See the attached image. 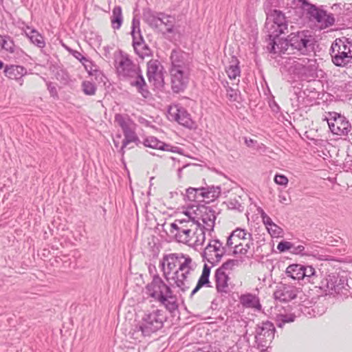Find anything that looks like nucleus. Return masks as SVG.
Wrapping results in <instances>:
<instances>
[{
	"label": "nucleus",
	"mask_w": 352,
	"mask_h": 352,
	"mask_svg": "<svg viewBox=\"0 0 352 352\" xmlns=\"http://www.w3.org/2000/svg\"><path fill=\"white\" fill-rule=\"evenodd\" d=\"M170 234L179 243L199 246L205 241V232L199 224L175 220L170 225Z\"/></svg>",
	"instance_id": "nucleus-1"
},
{
	"label": "nucleus",
	"mask_w": 352,
	"mask_h": 352,
	"mask_svg": "<svg viewBox=\"0 0 352 352\" xmlns=\"http://www.w3.org/2000/svg\"><path fill=\"white\" fill-rule=\"evenodd\" d=\"M171 60V88H183L188 82L190 70V58L189 55L180 50H173Z\"/></svg>",
	"instance_id": "nucleus-2"
},
{
	"label": "nucleus",
	"mask_w": 352,
	"mask_h": 352,
	"mask_svg": "<svg viewBox=\"0 0 352 352\" xmlns=\"http://www.w3.org/2000/svg\"><path fill=\"white\" fill-rule=\"evenodd\" d=\"M116 68L118 75L131 86L142 88L146 85L140 67L133 63L127 54L120 52L116 59Z\"/></svg>",
	"instance_id": "nucleus-3"
},
{
	"label": "nucleus",
	"mask_w": 352,
	"mask_h": 352,
	"mask_svg": "<svg viewBox=\"0 0 352 352\" xmlns=\"http://www.w3.org/2000/svg\"><path fill=\"white\" fill-rule=\"evenodd\" d=\"M251 234L245 230L237 228L228 238L226 245L236 256L246 254L252 245Z\"/></svg>",
	"instance_id": "nucleus-4"
},
{
	"label": "nucleus",
	"mask_w": 352,
	"mask_h": 352,
	"mask_svg": "<svg viewBox=\"0 0 352 352\" xmlns=\"http://www.w3.org/2000/svg\"><path fill=\"white\" fill-rule=\"evenodd\" d=\"M163 322L162 311L154 309L144 314L138 322L136 328L141 331L142 336H149L162 327Z\"/></svg>",
	"instance_id": "nucleus-5"
},
{
	"label": "nucleus",
	"mask_w": 352,
	"mask_h": 352,
	"mask_svg": "<svg viewBox=\"0 0 352 352\" xmlns=\"http://www.w3.org/2000/svg\"><path fill=\"white\" fill-rule=\"evenodd\" d=\"M265 27L270 38L278 37L285 33L288 27V21L283 12L272 10L267 14Z\"/></svg>",
	"instance_id": "nucleus-6"
},
{
	"label": "nucleus",
	"mask_w": 352,
	"mask_h": 352,
	"mask_svg": "<svg viewBox=\"0 0 352 352\" xmlns=\"http://www.w3.org/2000/svg\"><path fill=\"white\" fill-rule=\"evenodd\" d=\"M291 50H296L301 54H307L313 50L314 38L309 31H298L289 35Z\"/></svg>",
	"instance_id": "nucleus-7"
},
{
	"label": "nucleus",
	"mask_w": 352,
	"mask_h": 352,
	"mask_svg": "<svg viewBox=\"0 0 352 352\" xmlns=\"http://www.w3.org/2000/svg\"><path fill=\"white\" fill-rule=\"evenodd\" d=\"M236 263L234 261L229 260L216 271L215 285L216 289L219 293L222 294H228L229 291L228 281L230 280L228 272L232 271Z\"/></svg>",
	"instance_id": "nucleus-8"
},
{
	"label": "nucleus",
	"mask_w": 352,
	"mask_h": 352,
	"mask_svg": "<svg viewBox=\"0 0 352 352\" xmlns=\"http://www.w3.org/2000/svg\"><path fill=\"white\" fill-rule=\"evenodd\" d=\"M115 122L122 128L124 133V138L122 142V149L130 143L139 142V138L135 131V124L130 119L120 114H116L115 116Z\"/></svg>",
	"instance_id": "nucleus-9"
},
{
	"label": "nucleus",
	"mask_w": 352,
	"mask_h": 352,
	"mask_svg": "<svg viewBox=\"0 0 352 352\" xmlns=\"http://www.w3.org/2000/svg\"><path fill=\"white\" fill-rule=\"evenodd\" d=\"M294 5L309 21L316 23L318 21H320L321 15L323 14V6H317L308 0H296Z\"/></svg>",
	"instance_id": "nucleus-10"
},
{
	"label": "nucleus",
	"mask_w": 352,
	"mask_h": 352,
	"mask_svg": "<svg viewBox=\"0 0 352 352\" xmlns=\"http://www.w3.org/2000/svg\"><path fill=\"white\" fill-rule=\"evenodd\" d=\"M146 293L155 300L164 304L170 296V289L162 280L156 278L147 285Z\"/></svg>",
	"instance_id": "nucleus-11"
},
{
	"label": "nucleus",
	"mask_w": 352,
	"mask_h": 352,
	"mask_svg": "<svg viewBox=\"0 0 352 352\" xmlns=\"http://www.w3.org/2000/svg\"><path fill=\"white\" fill-rule=\"evenodd\" d=\"M170 120H175L179 124L189 129L195 126V122L192 120L190 114L184 108L177 104L170 105L168 110Z\"/></svg>",
	"instance_id": "nucleus-12"
},
{
	"label": "nucleus",
	"mask_w": 352,
	"mask_h": 352,
	"mask_svg": "<svg viewBox=\"0 0 352 352\" xmlns=\"http://www.w3.org/2000/svg\"><path fill=\"white\" fill-rule=\"evenodd\" d=\"M148 82L155 88L164 86L163 66L157 60H151L147 63Z\"/></svg>",
	"instance_id": "nucleus-13"
},
{
	"label": "nucleus",
	"mask_w": 352,
	"mask_h": 352,
	"mask_svg": "<svg viewBox=\"0 0 352 352\" xmlns=\"http://www.w3.org/2000/svg\"><path fill=\"white\" fill-rule=\"evenodd\" d=\"M330 130L333 134L346 135L351 128L349 121L340 114L333 113L327 120Z\"/></svg>",
	"instance_id": "nucleus-14"
},
{
	"label": "nucleus",
	"mask_w": 352,
	"mask_h": 352,
	"mask_svg": "<svg viewBox=\"0 0 352 352\" xmlns=\"http://www.w3.org/2000/svg\"><path fill=\"white\" fill-rule=\"evenodd\" d=\"M224 254V248L222 244L217 240L211 241L206 247L204 256L210 263H218Z\"/></svg>",
	"instance_id": "nucleus-15"
},
{
	"label": "nucleus",
	"mask_w": 352,
	"mask_h": 352,
	"mask_svg": "<svg viewBox=\"0 0 352 352\" xmlns=\"http://www.w3.org/2000/svg\"><path fill=\"white\" fill-rule=\"evenodd\" d=\"M300 292L299 288L289 285L277 287L274 293V298L280 302H288L294 299Z\"/></svg>",
	"instance_id": "nucleus-16"
},
{
	"label": "nucleus",
	"mask_w": 352,
	"mask_h": 352,
	"mask_svg": "<svg viewBox=\"0 0 352 352\" xmlns=\"http://www.w3.org/2000/svg\"><path fill=\"white\" fill-rule=\"evenodd\" d=\"M239 300L241 305L245 309H250L254 311L262 310V304L258 295L245 292L239 296Z\"/></svg>",
	"instance_id": "nucleus-17"
},
{
	"label": "nucleus",
	"mask_w": 352,
	"mask_h": 352,
	"mask_svg": "<svg viewBox=\"0 0 352 352\" xmlns=\"http://www.w3.org/2000/svg\"><path fill=\"white\" fill-rule=\"evenodd\" d=\"M269 40L270 43L267 46V49L271 54H285L291 49L289 42V36L285 39L280 38L279 36L272 38L269 37Z\"/></svg>",
	"instance_id": "nucleus-18"
},
{
	"label": "nucleus",
	"mask_w": 352,
	"mask_h": 352,
	"mask_svg": "<svg viewBox=\"0 0 352 352\" xmlns=\"http://www.w3.org/2000/svg\"><path fill=\"white\" fill-rule=\"evenodd\" d=\"M0 46L2 49L12 54V58L15 59L23 58L25 55L24 52L19 47L16 46L12 39L8 36L0 34Z\"/></svg>",
	"instance_id": "nucleus-19"
},
{
	"label": "nucleus",
	"mask_w": 352,
	"mask_h": 352,
	"mask_svg": "<svg viewBox=\"0 0 352 352\" xmlns=\"http://www.w3.org/2000/svg\"><path fill=\"white\" fill-rule=\"evenodd\" d=\"M181 258H182V254H171L164 258L163 269L166 279L176 271Z\"/></svg>",
	"instance_id": "nucleus-20"
},
{
	"label": "nucleus",
	"mask_w": 352,
	"mask_h": 352,
	"mask_svg": "<svg viewBox=\"0 0 352 352\" xmlns=\"http://www.w3.org/2000/svg\"><path fill=\"white\" fill-rule=\"evenodd\" d=\"M331 56L332 62L338 67H344L352 62V56L343 52L331 45Z\"/></svg>",
	"instance_id": "nucleus-21"
},
{
	"label": "nucleus",
	"mask_w": 352,
	"mask_h": 352,
	"mask_svg": "<svg viewBox=\"0 0 352 352\" xmlns=\"http://www.w3.org/2000/svg\"><path fill=\"white\" fill-rule=\"evenodd\" d=\"M194 191L199 192L204 199H207V202L214 201L217 199L221 194V189L219 187H210L208 188H189L187 190L188 193H192Z\"/></svg>",
	"instance_id": "nucleus-22"
},
{
	"label": "nucleus",
	"mask_w": 352,
	"mask_h": 352,
	"mask_svg": "<svg viewBox=\"0 0 352 352\" xmlns=\"http://www.w3.org/2000/svg\"><path fill=\"white\" fill-rule=\"evenodd\" d=\"M274 327L272 322H264L259 326L257 329L256 338L260 340H263L266 344L268 342H271L274 338Z\"/></svg>",
	"instance_id": "nucleus-23"
},
{
	"label": "nucleus",
	"mask_w": 352,
	"mask_h": 352,
	"mask_svg": "<svg viewBox=\"0 0 352 352\" xmlns=\"http://www.w3.org/2000/svg\"><path fill=\"white\" fill-rule=\"evenodd\" d=\"M263 222L272 237L279 238L283 236V229L273 222L272 219L265 213L261 214Z\"/></svg>",
	"instance_id": "nucleus-24"
},
{
	"label": "nucleus",
	"mask_w": 352,
	"mask_h": 352,
	"mask_svg": "<svg viewBox=\"0 0 352 352\" xmlns=\"http://www.w3.org/2000/svg\"><path fill=\"white\" fill-rule=\"evenodd\" d=\"M4 74L10 79L20 81L27 74V69L24 67L19 65H6L4 69Z\"/></svg>",
	"instance_id": "nucleus-25"
},
{
	"label": "nucleus",
	"mask_w": 352,
	"mask_h": 352,
	"mask_svg": "<svg viewBox=\"0 0 352 352\" xmlns=\"http://www.w3.org/2000/svg\"><path fill=\"white\" fill-rule=\"evenodd\" d=\"M189 273L176 270L171 276H168L167 280L170 284H175L177 287L185 290L188 288V275Z\"/></svg>",
	"instance_id": "nucleus-26"
},
{
	"label": "nucleus",
	"mask_w": 352,
	"mask_h": 352,
	"mask_svg": "<svg viewBox=\"0 0 352 352\" xmlns=\"http://www.w3.org/2000/svg\"><path fill=\"white\" fill-rule=\"evenodd\" d=\"M160 17V12H155L150 8H145L143 10V21L152 28L157 29L159 28Z\"/></svg>",
	"instance_id": "nucleus-27"
},
{
	"label": "nucleus",
	"mask_w": 352,
	"mask_h": 352,
	"mask_svg": "<svg viewBox=\"0 0 352 352\" xmlns=\"http://www.w3.org/2000/svg\"><path fill=\"white\" fill-rule=\"evenodd\" d=\"M309 61L310 60L307 58L294 60L291 63L289 69L298 76L303 75L306 74L307 71V66Z\"/></svg>",
	"instance_id": "nucleus-28"
},
{
	"label": "nucleus",
	"mask_w": 352,
	"mask_h": 352,
	"mask_svg": "<svg viewBox=\"0 0 352 352\" xmlns=\"http://www.w3.org/2000/svg\"><path fill=\"white\" fill-rule=\"evenodd\" d=\"M304 265L300 264L289 265L285 270L287 276L294 280H302L305 278Z\"/></svg>",
	"instance_id": "nucleus-29"
},
{
	"label": "nucleus",
	"mask_w": 352,
	"mask_h": 352,
	"mask_svg": "<svg viewBox=\"0 0 352 352\" xmlns=\"http://www.w3.org/2000/svg\"><path fill=\"white\" fill-rule=\"evenodd\" d=\"M335 23V14L328 12L324 9L323 14L321 15V19L320 21H318L316 24L318 25L319 29L322 30L333 26Z\"/></svg>",
	"instance_id": "nucleus-30"
},
{
	"label": "nucleus",
	"mask_w": 352,
	"mask_h": 352,
	"mask_svg": "<svg viewBox=\"0 0 352 352\" xmlns=\"http://www.w3.org/2000/svg\"><path fill=\"white\" fill-rule=\"evenodd\" d=\"M338 50L347 52L348 54L352 56V40L346 37L336 38L331 45Z\"/></svg>",
	"instance_id": "nucleus-31"
},
{
	"label": "nucleus",
	"mask_w": 352,
	"mask_h": 352,
	"mask_svg": "<svg viewBox=\"0 0 352 352\" xmlns=\"http://www.w3.org/2000/svg\"><path fill=\"white\" fill-rule=\"evenodd\" d=\"M210 274V268L206 264L204 265L202 273L199 278L198 283L192 291L191 295L195 294L202 287L207 285L210 283L209 276Z\"/></svg>",
	"instance_id": "nucleus-32"
},
{
	"label": "nucleus",
	"mask_w": 352,
	"mask_h": 352,
	"mask_svg": "<svg viewBox=\"0 0 352 352\" xmlns=\"http://www.w3.org/2000/svg\"><path fill=\"white\" fill-rule=\"evenodd\" d=\"M132 44L135 54L140 58H144L145 57H148L152 55V50L148 45L146 44L144 40Z\"/></svg>",
	"instance_id": "nucleus-33"
},
{
	"label": "nucleus",
	"mask_w": 352,
	"mask_h": 352,
	"mask_svg": "<svg viewBox=\"0 0 352 352\" xmlns=\"http://www.w3.org/2000/svg\"><path fill=\"white\" fill-rule=\"evenodd\" d=\"M123 17L120 6H116L112 10L111 16V26L114 30H119L122 24Z\"/></svg>",
	"instance_id": "nucleus-34"
},
{
	"label": "nucleus",
	"mask_w": 352,
	"mask_h": 352,
	"mask_svg": "<svg viewBox=\"0 0 352 352\" xmlns=\"http://www.w3.org/2000/svg\"><path fill=\"white\" fill-rule=\"evenodd\" d=\"M144 145L153 149L168 151L169 146L158 140L155 137H149L144 140Z\"/></svg>",
	"instance_id": "nucleus-35"
},
{
	"label": "nucleus",
	"mask_w": 352,
	"mask_h": 352,
	"mask_svg": "<svg viewBox=\"0 0 352 352\" xmlns=\"http://www.w3.org/2000/svg\"><path fill=\"white\" fill-rule=\"evenodd\" d=\"M162 24L164 25L168 33H173L175 25V18L170 15L166 14L164 12H160L159 26Z\"/></svg>",
	"instance_id": "nucleus-36"
},
{
	"label": "nucleus",
	"mask_w": 352,
	"mask_h": 352,
	"mask_svg": "<svg viewBox=\"0 0 352 352\" xmlns=\"http://www.w3.org/2000/svg\"><path fill=\"white\" fill-rule=\"evenodd\" d=\"M27 37L32 43L39 48H43L45 46V41L43 36L36 30H31L28 32Z\"/></svg>",
	"instance_id": "nucleus-37"
},
{
	"label": "nucleus",
	"mask_w": 352,
	"mask_h": 352,
	"mask_svg": "<svg viewBox=\"0 0 352 352\" xmlns=\"http://www.w3.org/2000/svg\"><path fill=\"white\" fill-rule=\"evenodd\" d=\"M91 81V88L107 87V83L109 82L107 78L100 70L96 71V73H94V75L92 76Z\"/></svg>",
	"instance_id": "nucleus-38"
},
{
	"label": "nucleus",
	"mask_w": 352,
	"mask_h": 352,
	"mask_svg": "<svg viewBox=\"0 0 352 352\" xmlns=\"http://www.w3.org/2000/svg\"><path fill=\"white\" fill-rule=\"evenodd\" d=\"M131 34L133 38V43L140 42L144 40L140 31V21L135 18L132 21Z\"/></svg>",
	"instance_id": "nucleus-39"
},
{
	"label": "nucleus",
	"mask_w": 352,
	"mask_h": 352,
	"mask_svg": "<svg viewBox=\"0 0 352 352\" xmlns=\"http://www.w3.org/2000/svg\"><path fill=\"white\" fill-rule=\"evenodd\" d=\"M239 60L236 58L233 59L232 64L226 69L228 76L230 80H235L240 75V68L239 67Z\"/></svg>",
	"instance_id": "nucleus-40"
},
{
	"label": "nucleus",
	"mask_w": 352,
	"mask_h": 352,
	"mask_svg": "<svg viewBox=\"0 0 352 352\" xmlns=\"http://www.w3.org/2000/svg\"><path fill=\"white\" fill-rule=\"evenodd\" d=\"M192 259L188 256L182 254V258L180 259L178 271L190 273L191 270Z\"/></svg>",
	"instance_id": "nucleus-41"
},
{
	"label": "nucleus",
	"mask_w": 352,
	"mask_h": 352,
	"mask_svg": "<svg viewBox=\"0 0 352 352\" xmlns=\"http://www.w3.org/2000/svg\"><path fill=\"white\" fill-rule=\"evenodd\" d=\"M82 64L91 76L94 75V73H96V71H99L98 66L94 64V63L87 58L82 63Z\"/></svg>",
	"instance_id": "nucleus-42"
},
{
	"label": "nucleus",
	"mask_w": 352,
	"mask_h": 352,
	"mask_svg": "<svg viewBox=\"0 0 352 352\" xmlns=\"http://www.w3.org/2000/svg\"><path fill=\"white\" fill-rule=\"evenodd\" d=\"M338 275L336 274H332L328 275L326 278L327 281V287L329 289H333L336 287V285L338 280Z\"/></svg>",
	"instance_id": "nucleus-43"
},
{
	"label": "nucleus",
	"mask_w": 352,
	"mask_h": 352,
	"mask_svg": "<svg viewBox=\"0 0 352 352\" xmlns=\"http://www.w3.org/2000/svg\"><path fill=\"white\" fill-rule=\"evenodd\" d=\"M274 180L276 184L284 186H286L289 182L287 177L283 175H276Z\"/></svg>",
	"instance_id": "nucleus-44"
},
{
	"label": "nucleus",
	"mask_w": 352,
	"mask_h": 352,
	"mask_svg": "<svg viewBox=\"0 0 352 352\" xmlns=\"http://www.w3.org/2000/svg\"><path fill=\"white\" fill-rule=\"evenodd\" d=\"M293 248V244L289 241H281L277 245V249L280 252L290 250Z\"/></svg>",
	"instance_id": "nucleus-45"
},
{
	"label": "nucleus",
	"mask_w": 352,
	"mask_h": 352,
	"mask_svg": "<svg viewBox=\"0 0 352 352\" xmlns=\"http://www.w3.org/2000/svg\"><path fill=\"white\" fill-rule=\"evenodd\" d=\"M67 50L72 54L73 56H74L76 59H78L81 63L85 60L87 58L85 57L80 52L72 50L71 48L68 47H65Z\"/></svg>",
	"instance_id": "nucleus-46"
},
{
	"label": "nucleus",
	"mask_w": 352,
	"mask_h": 352,
	"mask_svg": "<svg viewBox=\"0 0 352 352\" xmlns=\"http://www.w3.org/2000/svg\"><path fill=\"white\" fill-rule=\"evenodd\" d=\"M296 1V0H277L279 6L281 7H290L294 10H298V8L294 5V1Z\"/></svg>",
	"instance_id": "nucleus-47"
},
{
	"label": "nucleus",
	"mask_w": 352,
	"mask_h": 352,
	"mask_svg": "<svg viewBox=\"0 0 352 352\" xmlns=\"http://www.w3.org/2000/svg\"><path fill=\"white\" fill-rule=\"evenodd\" d=\"M238 89H227L226 96L230 101H236L238 99Z\"/></svg>",
	"instance_id": "nucleus-48"
},
{
	"label": "nucleus",
	"mask_w": 352,
	"mask_h": 352,
	"mask_svg": "<svg viewBox=\"0 0 352 352\" xmlns=\"http://www.w3.org/2000/svg\"><path fill=\"white\" fill-rule=\"evenodd\" d=\"M305 277H311L315 273V269L311 266H304Z\"/></svg>",
	"instance_id": "nucleus-49"
},
{
	"label": "nucleus",
	"mask_w": 352,
	"mask_h": 352,
	"mask_svg": "<svg viewBox=\"0 0 352 352\" xmlns=\"http://www.w3.org/2000/svg\"><path fill=\"white\" fill-rule=\"evenodd\" d=\"M305 250V247L303 245H299L296 247H294L292 248L291 252L293 254H300L303 252Z\"/></svg>",
	"instance_id": "nucleus-50"
},
{
	"label": "nucleus",
	"mask_w": 352,
	"mask_h": 352,
	"mask_svg": "<svg viewBox=\"0 0 352 352\" xmlns=\"http://www.w3.org/2000/svg\"><path fill=\"white\" fill-rule=\"evenodd\" d=\"M331 9L334 11H336L337 10H341V5L340 3H335L331 6Z\"/></svg>",
	"instance_id": "nucleus-51"
},
{
	"label": "nucleus",
	"mask_w": 352,
	"mask_h": 352,
	"mask_svg": "<svg viewBox=\"0 0 352 352\" xmlns=\"http://www.w3.org/2000/svg\"><path fill=\"white\" fill-rule=\"evenodd\" d=\"M84 91L87 95H94L95 94V89H84Z\"/></svg>",
	"instance_id": "nucleus-52"
},
{
	"label": "nucleus",
	"mask_w": 352,
	"mask_h": 352,
	"mask_svg": "<svg viewBox=\"0 0 352 352\" xmlns=\"http://www.w3.org/2000/svg\"><path fill=\"white\" fill-rule=\"evenodd\" d=\"M131 337L134 339H139L140 338V336L139 335L136 333V331L134 330L133 332L131 333Z\"/></svg>",
	"instance_id": "nucleus-53"
},
{
	"label": "nucleus",
	"mask_w": 352,
	"mask_h": 352,
	"mask_svg": "<svg viewBox=\"0 0 352 352\" xmlns=\"http://www.w3.org/2000/svg\"><path fill=\"white\" fill-rule=\"evenodd\" d=\"M254 142V140H252V139H250V140H248L246 139L245 140V144L248 146H250Z\"/></svg>",
	"instance_id": "nucleus-54"
},
{
	"label": "nucleus",
	"mask_w": 352,
	"mask_h": 352,
	"mask_svg": "<svg viewBox=\"0 0 352 352\" xmlns=\"http://www.w3.org/2000/svg\"><path fill=\"white\" fill-rule=\"evenodd\" d=\"M31 30H36L35 29H33V28H31L30 27H26V28L24 30V33L25 34V36H27V33L28 32H30Z\"/></svg>",
	"instance_id": "nucleus-55"
},
{
	"label": "nucleus",
	"mask_w": 352,
	"mask_h": 352,
	"mask_svg": "<svg viewBox=\"0 0 352 352\" xmlns=\"http://www.w3.org/2000/svg\"><path fill=\"white\" fill-rule=\"evenodd\" d=\"M141 90L142 91L141 92V93H142V94L144 97H146V96L144 95V92L147 94V93H148V89H141Z\"/></svg>",
	"instance_id": "nucleus-56"
},
{
	"label": "nucleus",
	"mask_w": 352,
	"mask_h": 352,
	"mask_svg": "<svg viewBox=\"0 0 352 352\" xmlns=\"http://www.w3.org/2000/svg\"><path fill=\"white\" fill-rule=\"evenodd\" d=\"M4 67L3 63L0 60V69H1Z\"/></svg>",
	"instance_id": "nucleus-57"
},
{
	"label": "nucleus",
	"mask_w": 352,
	"mask_h": 352,
	"mask_svg": "<svg viewBox=\"0 0 352 352\" xmlns=\"http://www.w3.org/2000/svg\"><path fill=\"white\" fill-rule=\"evenodd\" d=\"M286 201V198L283 197L282 199H281V202H283V201Z\"/></svg>",
	"instance_id": "nucleus-58"
}]
</instances>
